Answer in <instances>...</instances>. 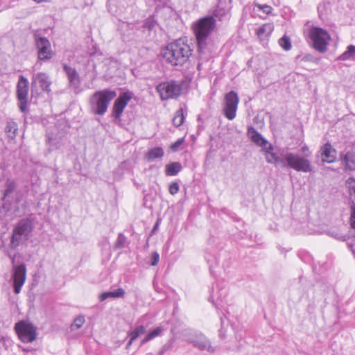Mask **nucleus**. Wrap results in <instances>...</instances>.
Wrapping results in <instances>:
<instances>
[{"label":"nucleus","instance_id":"f257e3e1","mask_svg":"<svg viewBox=\"0 0 355 355\" xmlns=\"http://www.w3.org/2000/svg\"><path fill=\"white\" fill-rule=\"evenodd\" d=\"M301 150L304 156L288 152L284 148L275 150L271 144L264 150L266 162L274 164L277 168H290L298 172L309 173L312 171L311 161L307 158L310 153L309 148L304 145Z\"/></svg>","mask_w":355,"mask_h":355},{"label":"nucleus","instance_id":"f03ea898","mask_svg":"<svg viewBox=\"0 0 355 355\" xmlns=\"http://www.w3.org/2000/svg\"><path fill=\"white\" fill-rule=\"evenodd\" d=\"M192 51L187 41L180 38L164 48L162 54L166 62L172 66H183L189 60Z\"/></svg>","mask_w":355,"mask_h":355},{"label":"nucleus","instance_id":"7ed1b4c3","mask_svg":"<svg viewBox=\"0 0 355 355\" xmlns=\"http://www.w3.org/2000/svg\"><path fill=\"white\" fill-rule=\"evenodd\" d=\"M33 228L34 225L31 218L21 219L12 230L9 248L12 250H16L20 245L28 240Z\"/></svg>","mask_w":355,"mask_h":355},{"label":"nucleus","instance_id":"20e7f679","mask_svg":"<svg viewBox=\"0 0 355 355\" xmlns=\"http://www.w3.org/2000/svg\"><path fill=\"white\" fill-rule=\"evenodd\" d=\"M116 96V91L110 89L96 92L89 98L91 110L95 114L103 116L107 112L110 102Z\"/></svg>","mask_w":355,"mask_h":355},{"label":"nucleus","instance_id":"39448f33","mask_svg":"<svg viewBox=\"0 0 355 355\" xmlns=\"http://www.w3.org/2000/svg\"><path fill=\"white\" fill-rule=\"evenodd\" d=\"M216 19L206 16L196 21L192 24V30L196 37L199 49L206 45V40L216 27Z\"/></svg>","mask_w":355,"mask_h":355},{"label":"nucleus","instance_id":"423d86ee","mask_svg":"<svg viewBox=\"0 0 355 355\" xmlns=\"http://www.w3.org/2000/svg\"><path fill=\"white\" fill-rule=\"evenodd\" d=\"M307 36L315 50L320 53L327 51L330 40V36L327 31L318 27H312L308 31Z\"/></svg>","mask_w":355,"mask_h":355},{"label":"nucleus","instance_id":"0eeeda50","mask_svg":"<svg viewBox=\"0 0 355 355\" xmlns=\"http://www.w3.org/2000/svg\"><path fill=\"white\" fill-rule=\"evenodd\" d=\"M156 90L159 93L161 100L166 101L179 97L182 93V87L178 82L171 80L157 85Z\"/></svg>","mask_w":355,"mask_h":355},{"label":"nucleus","instance_id":"6e6552de","mask_svg":"<svg viewBox=\"0 0 355 355\" xmlns=\"http://www.w3.org/2000/svg\"><path fill=\"white\" fill-rule=\"evenodd\" d=\"M15 330L23 343H32L36 339L37 330L31 322L25 320L19 321L15 324Z\"/></svg>","mask_w":355,"mask_h":355},{"label":"nucleus","instance_id":"1a4fd4ad","mask_svg":"<svg viewBox=\"0 0 355 355\" xmlns=\"http://www.w3.org/2000/svg\"><path fill=\"white\" fill-rule=\"evenodd\" d=\"M184 339L190 343H192L195 347L200 350H207L214 352L209 340L202 334L192 330L186 331L184 334Z\"/></svg>","mask_w":355,"mask_h":355},{"label":"nucleus","instance_id":"9d476101","mask_svg":"<svg viewBox=\"0 0 355 355\" xmlns=\"http://www.w3.org/2000/svg\"><path fill=\"white\" fill-rule=\"evenodd\" d=\"M9 256L13 265L12 278L13 280L14 292L16 294H19L26 279V267L24 263L15 266V255L13 257Z\"/></svg>","mask_w":355,"mask_h":355},{"label":"nucleus","instance_id":"9b49d317","mask_svg":"<svg viewBox=\"0 0 355 355\" xmlns=\"http://www.w3.org/2000/svg\"><path fill=\"white\" fill-rule=\"evenodd\" d=\"M239 99L236 92L231 91L225 96L223 113L229 120H233L236 116Z\"/></svg>","mask_w":355,"mask_h":355},{"label":"nucleus","instance_id":"f8f14e48","mask_svg":"<svg viewBox=\"0 0 355 355\" xmlns=\"http://www.w3.org/2000/svg\"><path fill=\"white\" fill-rule=\"evenodd\" d=\"M28 80L20 76L17 85V96L19 108L23 113H25L28 108Z\"/></svg>","mask_w":355,"mask_h":355},{"label":"nucleus","instance_id":"ddd939ff","mask_svg":"<svg viewBox=\"0 0 355 355\" xmlns=\"http://www.w3.org/2000/svg\"><path fill=\"white\" fill-rule=\"evenodd\" d=\"M35 42L37 49L38 59L42 61L50 60L53 55V52L49 40L45 37L35 35Z\"/></svg>","mask_w":355,"mask_h":355},{"label":"nucleus","instance_id":"4468645a","mask_svg":"<svg viewBox=\"0 0 355 355\" xmlns=\"http://www.w3.org/2000/svg\"><path fill=\"white\" fill-rule=\"evenodd\" d=\"M133 96V93L127 91L123 93H121L119 97L115 100L112 110V116L116 120H119L122 115V113L127 106L128 102L132 99Z\"/></svg>","mask_w":355,"mask_h":355},{"label":"nucleus","instance_id":"2eb2a0df","mask_svg":"<svg viewBox=\"0 0 355 355\" xmlns=\"http://www.w3.org/2000/svg\"><path fill=\"white\" fill-rule=\"evenodd\" d=\"M227 288L225 287L220 288L218 285H216V287L213 288L210 293L209 301L212 302L217 309L223 308L227 302Z\"/></svg>","mask_w":355,"mask_h":355},{"label":"nucleus","instance_id":"dca6fc26","mask_svg":"<svg viewBox=\"0 0 355 355\" xmlns=\"http://www.w3.org/2000/svg\"><path fill=\"white\" fill-rule=\"evenodd\" d=\"M63 69L67 76L69 86L77 92L80 85V78L77 71L66 64H63Z\"/></svg>","mask_w":355,"mask_h":355},{"label":"nucleus","instance_id":"f3484780","mask_svg":"<svg viewBox=\"0 0 355 355\" xmlns=\"http://www.w3.org/2000/svg\"><path fill=\"white\" fill-rule=\"evenodd\" d=\"M51 81L47 74L45 73H37L33 76L32 87L36 88L39 86L44 92H50Z\"/></svg>","mask_w":355,"mask_h":355},{"label":"nucleus","instance_id":"a211bd4d","mask_svg":"<svg viewBox=\"0 0 355 355\" xmlns=\"http://www.w3.org/2000/svg\"><path fill=\"white\" fill-rule=\"evenodd\" d=\"M322 162L333 163L336 160L337 151L329 143H327L320 149Z\"/></svg>","mask_w":355,"mask_h":355},{"label":"nucleus","instance_id":"6ab92c4d","mask_svg":"<svg viewBox=\"0 0 355 355\" xmlns=\"http://www.w3.org/2000/svg\"><path fill=\"white\" fill-rule=\"evenodd\" d=\"M248 135L254 143L259 146H266L268 144L267 140L253 127L248 128Z\"/></svg>","mask_w":355,"mask_h":355},{"label":"nucleus","instance_id":"aec40b11","mask_svg":"<svg viewBox=\"0 0 355 355\" xmlns=\"http://www.w3.org/2000/svg\"><path fill=\"white\" fill-rule=\"evenodd\" d=\"M346 170L355 171V152L347 151L341 158Z\"/></svg>","mask_w":355,"mask_h":355},{"label":"nucleus","instance_id":"412c9836","mask_svg":"<svg viewBox=\"0 0 355 355\" xmlns=\"http://www.w3.org/2000/svg\"><path fill=\"white\" fill-rule=\"evenodd\" d=\"M274 30V25L272 23H266L260 26L257 31V34L260 40H265L270 35Z\"/></svg>","mask_w":355,"mask_h":355},{"label":"nucleus","instance_id":"4be33fe9","mask_svg":"<svg viewBox=\"0 0 355 355\" xmlns=\"http://www.w3.org/2000/svg\"><path fill=\"white\" fill-rule=\"evenodd\" d=\"M125 295V291L121 288H117L113 291L104 292L99 296V300L103 302L108 298H118L122 297Z\"/></svg>","mask_w":355,"mask_h":355},{"label":"nucleus","instance_id":"5701e85b","mask_svg":"<svg viewBox=\"0 0 355 355\" xmlns=\"http://www.w3.org/2000/svg\"><path fill=\"white\" fill-rule=\"evenodd\" d=\"M164 155V152L161 147H155L148 150L146 157L148 162H153L157 158H162Z\"/></svg>","mask_w":355,"mask_h":355},{"label":"nucleus","instance_id":"b1692460","mask_svg":"<svg viewBox=\"0 0 355 355\" xmlns=\"http://www.w3.org/2000/svg\"><path fill=\"white\" fill-rule=\"evenodd\" d=\"M182 169V165L180 162H172L166 166V174L170 176L176 175Z\"/></svg>","mask_w":355,"mask_h":355},{"label":"nucleus","instance_id":"393cba45","mask_svg":"<svg viewBox=\"0 0 355 355\" xmlns=\"http://www.w3.org/2000/svg\"><path fill=\"white\" fill-rule=\"evenodd\" d=\"M355 58V46L354 45H349L347 47L346 51L343 53L339 57L338 59L343 61L349 60Z\"/></svg>","mask_w":355,"mask_h":355},{"label":"nucleus","instance_id":"a878e982","mask_svg":"<svg viewBox=\"0 0 355 355\" xmlns=\"http://www.w3.org/2000/svg\"><path fill=\"white\" fill-rule=\"evenodd\" d=\"M164 329L162 327H158L154 329L153 331L149 332L145 338L141 341V345H144L148 341L154 339L155 338L160 336L162 333L163 332Z\"/></svg>","mask_w":355,"mask_h":355},{"label":"nucleus","instance_id":"bb28decb","mask_svg":"<svg viewBox=\"0 0 355 355\" xmlns=\"http://www.w3.org/2000/svg\"><path fill=\"white\" fill-rule=\"evenodd\" d=\"M18 132L17 124L12 121H8L6 126V132L10 138L14 139Z\"/></svg>","mask_w":355,"mask_h":355},{"label":"nucleus","instance_id":"cd10ccee","mask_svg":"<svg viewBox=\"0 0 355 355\" xmlns=\"http://www.w3.org/2000/svg\"><path fill=\"white\" fill-rule=\"evenodd\" d=\"M184 119L185 116L183 109L180 108L178 110L175 112V116L173 119L174 125H175L176 127L182 125L184 123Z\"/></svg>","mask_w":355,"mask_h":355},{"label":"nucleus","instance_id":"c85d7f7f","mask_svg":"<svg viewBox=\"0 0 355 355\" xmlns=\"http://www.w3.org/2000/svg\"><path fill=\"white\" fill-rule=\"evenodd\" d=\"M16 183L11 179H8L6 183V189L4 191L3 200L10 196L16 189Z\"/></svg>","mask_w":355,"mask_h":355},{"label":"nucleus","instance_id":"c756f323","mask_svg":"<svg viewBox=\"0 0 355 355\" xmlns=\"http://www.w3.org/2000/svg\"><path fill=\"white\" fill-rule=\"evenodd\" d=\"M155 26L156 21H155V19L153 17H149L144 21L141 26L142 31L144 33L148 32V33L153 30Z\"/></svg>","mask_w":355,"mask_h":355},{"label":"nucleus","instance_id":"7c9ffc66","mask_svg":"<svg viewBox=\"0 0 355 355\" xmlns=\"http://www.w3.org/2000/svg\"><path fill=\"white\" fill-rule=\"evenodd\" d=\"M146 331V327L144 325H139L135 328L132 331L128 332V336L132 340H135L139 336L144 334Z\"/></svg>","mask_w":355,"mask_h":355},{"label":"nucleus","instance_id":"2f4dec72","mask_svg":"<svg viewBox=\"0 0 355 355\" xmlns=\"http://www.w3.org/2000/svg\"><path fill=\"white\" fill-rule=\"evenodd\" d=\"M279 46L285 51H288L291 49V43L289 37L284 35L279 40Z\"/></svg>","mask_w":355,"mask_h":355},{"label":"nucleus","instance_id":"473e14b6","mask_svg":"<svg viewBox=\"0 0 355 355\" xmlns=\"http://www.w3.org/2000/svg\"><path fill=\"white\" fill-rule=\"evenodd\" d=\"M85 322V317L83 315L77 316L74 319L73 322L71 325V329L72 331H73L75 329H80L83 325Z\"/></svg>","mask_w":355,"mask_h":355},{"label":"nucleus","instance_id":"72a5a7b5","mask_svg":"<svg viewBox=\"0 0 355 355\" xmlns=\"http://www.w3.org/2000/svg\"><path fill=\"white\" fill-rule=\"evenodd\" d=\"M126 242L127 239L125 236L123 234L120 233L118 235L116 241L115 243V248L117 249H123L125 247Z\"/></svg>","mask_w":355,"mask_h":355},{"label":"nucleus","instance_id":"f704fd0d","mask_svg":"<svg viewBox=\"0 0 355 355\" xmlns=\"http://www.w3.org/2000/svg\"><path fill=\"white\" fill-rule=\"evenodd\" d=\"M227 15V12L226 10L223 8H216L211 17L214 18H218L219 20H223Z\"/></svg>","mask_w":355,"mask_h":355},{"label":"nucleus","instance_id":"c9c22d12","mask_svg":"<svg viewBox=\"0 0 355 355\" xmlns=\"http://www.w3.org/2000/svg\"><path fill=\"white\" fill-rule=\"evenodd\" d=\"M173 343H174V339L173 338L170 339L166 343H165L162 346L161 350L158 353V355H163L165 352L171 349L173 347Z\"/></svg>","mask_w":355,"mask_h":355},{"label":"nucleus","instance_id":"e433bc0d","mask_svg":"<svg viewBox=\"0 0 355 355\" xmlns=\"http://www.w3.org/2000/svg\"><path fill=\"white\" fill-rule=\"evenodd\" d=\"M346 184L349 191V193L355 198V179L349 178L346 181Z\"/></svg>","mask_w":355,"mask_h":355},{"label":"nucleus","instance_id":"4c0bfd02","mask_svg":"<svg viewBox=\"0 0 355 355\" xmlns=\"http://www.w3.org/2000/svg\"><path fill=\"white\" fill-rule=\"evenodd\" d=\"M349 224L351 228L355 230V202L351 206Z\"/></svg>","mask_w":355,"mask_h":355},{"label":"nucleus","instance_id":"58836bf2","mask_svg":"<svg viewBox=\"0 0 355 355\" xmlns=\"http://www.w3.org/2000/svg\"><path fill=\"white\" fill-rule=\"evenodd\" d=\"M256 6L259 10H262L264 13H266L267 15L271 13L272 10V8L270 6H268L266 4H264V5L256 4Z\"/></svg>","mask_w":355,"mask_h":355},{"label":"nucleus","instance_id":"ea45409f","mask_svg":"<svg viewBox=\"0 0 355 355\" xmlns=\"http://www.w3.org/2000/svg\"><path fill=\"white\" fill-rule=\"evenodd\" d=\"M180 187L178 182H172L169 186V193L175 195L178 193Z\"/></svg>","mask_w":355,"mask_h":355},{"label":"nucleus","instance_id":"a19ab883","mask_svg":"<svg viewBox=\"0 0 355 355\" xmlns=\"http://www.w3.org/2000/svg\"><path fill=\"white\" fill-rule=\"evenodd\" d=\"M159 261V254L157 252H154L152 253L151 255V266H156L157 265L158 262Z\"/></svg>","mask_w":355,"mask_h":355},{"label":"nucleus","instance_id":"79ce46f5","mask_svg":"<svg viewBox=\"0 0 355 355\" xmlns=\"http://www.w3.org/2000/svg\"><path fill=\"white\" fill-rule=\"evenodd\" d=\"M183 141H184L183 138L178 139L174 144H173L171 145V148L172 150H173V151L177 150L178 148H179V146L182 144Z\"/></svg>","mask_w":355,"mask_h":355},{"label":"nucleus","instance_id":"37998d69","mask_svg":"<svg viewBox=\"0 0 355 355\" xmlns=\"http://www.w3.org/2000/svg\"><path fill=\"white\" fill-rule=\"evenodd\" d=\"M114 0H108V1H107V6H108V8H109V10H110L111 12H112V8H111V6H114Z\"/></svg>","mask_w":355,"mask_h":355},{"label":"nucleus","instance_id":"c03bdc74","mask_svg":"<svg viewBox=\"0 0 355 355\" xmlns=\"http://www.w3.org/2000/svg\"><path fill=\"white\" fill-rule=\"evenodd\" d=\"M130 26V24L128 23H126V22H123L122 24H121V30L123 29V28H128Z\"/></svg>","mask_w":355,"mask_h":355},{"label":"nucleus","instance_id":"a18cd8bd","mask_svg":"<svg viewBox=\"0 0 355 355\" xmlns=\"http://www.w3.org/2000/svg\"><path fill=\"white\" fill-rule=\"evenodd\" d=\"M311 55H305V56H304V57L302 58V60H304V61H309V60H311Z\"/></svg>","mask_w":355,"mask_h":355},{"label":"nucleus","instance_id":"49530a36","mask_svg":"<svg viewBox=\"0 0 355 355\" xmlns=\"http://www.w3.org/2000/svg\"><path fill=\"white\" fill-rule=\"evenodd\" d=\"M134 340H132L131 338H130V340L127 344V348L129 347L133 343Z\"/></svg>","mask_w":355,"mask_h":355},{"label":"nucleus","instance_id":"de8ad7c7","mask_svg":"<svg viewBox=\"0 0 355 355\" xmlns=\"http://www.w3.org/2000/svg\"><path fill=\"white\" fill-rule=\"evenodd\" d=\"M158 225H158V222H157V223L155 224V225H154V227H153V232H155V231L157 230V228L158 227Z\"/></svg>","mask_w":355,"mask_h":355},{"label":"nucleus","instance_id":"09e8293b","mask_svg":"<svg viewBox=\"0 0 355 355\" xmlns=\"http://www.w3.org/2000/svg\"><path fill=\"white\" fill-rule=\"evenodd\" d=\"M338 239H340L345 241L346 239V236H340V237H336Z\"/></svg>","mask_w":355,"mask_h":355},{"label":"nucleus","instance_id":"8fccbe9b","mask_svg":"<svg viewBox=\"0 0 355 355\" xmlns=\"http://www.w3.org/2000/svg\"><path fill=\"white\" fill-rule=\"evenodd\" d=\"M53 141V140L52 139L49 138V142L50 145H54L53 144H52Z\"/></svg>","mask_w":355,"mask_h":355},{"label":"nucleus","instance_id":"3c124183","mask_svg":"<svg viewBox=\"0 0 355 355\" xmlns=\"http://www.w3.org/2000/svg\"><path fill=\"white\" fill-rule=\"evenodd\" d=\"M35 1L38 3L43 2V1H47V0H35Z\"/></svg>","mask_w":355,"mask_h":355},{"label":"nucleus","instance_id":"603ef678","mask_svg":"<svg viewBox=\"0 0 355 355\" xmlns=\"http://www.w3.org/2000/svg\"><path fill=\"white\" fill-rule=\"evenodd\" d=\"M146 355H153V354L150 353H148V354H146Z\"/></svg>","mask_w":355,"mask_h":355}]
</instances>
